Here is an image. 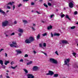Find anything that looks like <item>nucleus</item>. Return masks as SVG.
Returning <instances> with one entry per match:
<instances>
[{"label":"nucleus","mask_w":78,"mask_h":78,"mask_svg":"<svg viewBox=\"0 0 78 78\" xmlns=\"http://www.w3.org/2000/svg\"><path fill=\"white\" fill-rule=\"evenodd\" d=\"M12 44H10L11 47H15V48H19V46H17V44L16 41H13Z\"/></svg>","instance_id":"nucleus-1"},{"label":"nucleus","mask_w":78,"mask_h":78,"mask_svg":"<svg viewBox=\"0 0 78 78\" xmlns=\"http://www.w3.org/2000/svg\"><path fill=\"white\" fill-rule=\"evenodd\" d=\"M49 60L50 62L53 63V64H58V61L53 58H50L49 59Z\"/></svg>","instance_id":"nucleus-2"},{"label":"nucleus","mask_w":78,"mask_h":78,"mask_svg":"<svg viewBox=\"0 0 78 78\" xmlns=\"http://www.w3.org/2000/svg\"><path fill=\"white\" fill-rule=\"evenodd\" d=\"M69 62H70V59H67L66 60L64 61L65 65H67V66H68V67H69Z\"/></svg>","instance_id":"nucleus-3"},{"label":"nucleus","mask_w":78,"mask_h":78,"mask_svg":"<svg viewBox=\"0 0 78 78\" xmlns=\"http://www.w3.org/2000/svg\"><path fill=\"white\" fill-rule=\"evenodd\" d=\"M8 25V21L7 20H5L4 22H2V27H6Z\"/></svg>","instance_id":"nucleus-4"},{"label":"nucleus","mask_w":78,"mask_h":78,"mask_svg":"<svg viewBox=\"0 0 78 78\" xmlns=\"http://www.w3.org/2000/svg\"><path fill=\"white\" fill-rule=\"evenodd\" d=\"M54 74V72L51 71H48V73L46 74V75H51L52 76Z\"/></svg>","instance_id":"nucleus-5"},{"label":"nucleus","mask_w":78,"mask_h":78,"mask_svg":"<svg viewBox=\"0 0 78 78\" xmlns=\"http://www.w3.org/2000/svg\"><path fill=\"white\" fill-rule=\"evenodd\" d=\"M28 78H34V76L33 75L31 74H29L27 75Z\"/></svg>","instance_id":"nucleus-6"},{"label":"nucleus","mask_w":78,"mask_h":78,"mask_svg":"<svg viewBox=\"0 0 78 78\" xmlns=\"http://www.w3.org/2000/svg\"><path fill=\"white\" fill-rule=\"evenodd\" d=\"M38 69V67L36 66H34L33 68V71H36Z\"/></svg>","instance_id":"nucleus-7"},{"label":"nucleus","mask_w":78,"mask_h":78,"mask_svg":"<svg viewBox=\"0 0 78 78\" xmlns=\"http://www.w3.org/2000/svg\"><path fill=\"white\" fill-rule=\"evenodd\" d=\"M69 8H72L73 7V4L72 2H70L69 3Z\"/></svg>","instance_id":"nucleus-8"},{"label":"nucleus","mask_w":78,"mask_h":78,"mask_svg":"<svg viewBox=\"0 0 78 78\" xmlns=\"http://www.w3.org/2000/svg\"><path fill=\"white\" fill-rule=\"evenodd\" d=\"M25 42L26 43V44H30L31 42L29 39H27L26 40Z\"/></svg>","instance_id":"nucleus-9"},{"label":"nucleus","mask_w":78,"mask_h":78,"mask_svg":"<svg viewBox=\"0 0 78 78\" xmlns=\"http://www.w3.org/2000/svg\"><path fill=\"white\" fill-rule=\"evenodd\" d=\"M29 39L31 42H33V41H34V38L32 37H29Z\"/></svg>","instance_id":"nucleus-10"},{"label":"nucleus","mask_w":78,"mask_h":78,"mask_svg":"<svg viewBox=\"0 0 78 78\" xmlns=\"http://www.w3.org/2000/svg\"><path fill=\"white\" fill-rule=\"evenodd\" d=\"M14 2H9V3H8V4H6V5H10L11 6H12V4L14 3Z\"/></svg>","instance_id":"nucleus-11"},{"label":"nucleus","mask_w":78,"mask_h":78,"mask_svg":"<svg viewBox=\"0 0 78 78\" xmlns=\"http://www.w3.org/2000/svg\"><path fill=\"white\" fill-rule=\"evenodd\" d=\"M52 26H51V25L48 27L47 30H50V29H52Z\"/></svg>","instance_id":"nucleus-12"},{"label":"nucleus","mask_w":78,"mask_h":78,"mask_svg":"<svg viewBox=\"0 0 78 78\" xmlns=\"http://www.w3.org/2000/svg\"><path fill=\"white\" fill-rule=\"evenodd\" d=\"M16 51L17 52V55H19V54H20L21 53H22V51H18V50H16Z\"/></svg>","instance_id":"nucleus-13"},{"label":"nucleus","mask_w":78,"mask_h":78,"mask_svg":"<svg viewBox=\"0 0 78 78\" xmlns=\"http://www.w3.org/2000/svg\"><path fill=\"white\" fill-rule=\"evenodd\" d=\"M62 44H67L68 43L67 41H66L65 40H62Z\"/></svg>","instance_id":"nucleus-14"},{"label":"nucleus","mask_w":78,"mask_h":78,"mask_svg":"<svg viewBox=\"0 0 78 78\" xmlns=\"http://www.w3.org/2000/svg\"><path fill=\"white\" fill-rule=\"evenodd\" d=\"M5 62L4 64L6 66L8 64H9V61H5Z\"/></svg>","instance_id":"nucleus-15"},{"label":"nucleus","mask_w":78,"mask_h":78,"mask_svg":"<svg viewBox=\"0 0 78 78\" xmlns=\"http://www.w3.org/2000/svg\"><path fill=\"white\" fill-rule=\"evenodd\" d=\"M18 31L20 32V33H23V29L20 28L19 29V30H18Z\"/></svg>","instance_id":"nucleus-16"},{"label":"nucleus","mask_w":78,"mask_h":78,"mask_svg":"<svg viewBox=\"0 0 78 78\" xmlns=\"http://www.w3.org/2000/svg\"><path fill=\"white\" fill-rule=\"evenodd\" d=\"M54 36H60V34L59 33H55L54 34Z\"/></svg>","instance_id":"nucleus-17"},{"label":"nucleus","mask_w":78,"mask_h":78,"mask_svg":"<svg viewBox=\"0 0 78 78\" xmlns=\"http://www.w3.org/2000/svg\"><path fill=\"white\" fill-rule=\"evenodd\" d=\"M41 37V36H40V34H38V35L37 36L36 38L37 39H40V37Z\"/></svg>","instance_id":"nucleus-18"},{"label":"nucleus","mask_w":78,"mask_h":78,"mask_svg":"<svg viewBox=\"0 0 78 78\" xmlns=\"http://www.w3.org/2000/svg\"><path fill=\"white\" fill-rule=\"evenodd\" d=\"M32 62H32V61H30V62L27 63V66H29V65H30V64H32Z\"/></svg>","instance_id":"nucleus-19"},{"label":"nucleus","mask_w":78,"mask_h":78,"mask_svg":"<svg viewBox=\"0 0 78 78\" xmlns=\"http://www.w3.org/2000/svg\"><path fill=\"white\" fill-rule=\"evenodd\" d=\"M0 12H1V13H2V14H5V12L3 11V10L0 9Z\"/></svg>","instance_id":"nucleus-20"},{"label":"nucleus","mask_w":78,"mask_h":78,"mask_svg":"<svg viewBox=\"0 0 78 78\" xmlns=\"http://www.w3.org/2000/svg\"><path fill=\"white\" fill-rule=\"evenodd\" d=\"M23 23H24V24L28 23V22L26 20H23Z\"/></svg>","instance_id":"nucleus-21"},{"label":"nucleus","mask_w":78,"mask_h":78,"mask_svg":"<svg viewBox=\"0 0 78 78\" xmlns=\"http://www.w3.org/2000/svg\"><path fill=\"white\" fill-rule=\"evenodd\" d=\"M66 18H67V19H68L69 20H71L69 18V16H68V15H66Z\"/></svg>","instance_id":"nucleus-22"},{"label":"nucleus","mask_w":78,"mask_h":78,"mask_svg":"<svg viewBox=\"0 0 78 78\" xmlns=\"http://www.w3.org/2000/svg\"><path fill=\"white\" fill-rule=\"evenodd\" d=\"M23 70L24 71V72H25L26 73H28V70L25 69H23Z\"/></svg>","instance_id":"nucleus-23"},{"label":"nucleus","mask_w":78,"mask_h":78,"mask_svg":"<svg viewBox=\"0 0 78 78\" xmlns=\"http://www.w3.org/2000/svg\"><path fill=\"white\" fill-rule=\"evenodd\" d=\"M17 67V65H16V66L13 67L12 66L11 67L12 69H16V67Z\"/></svg>","instance_id":"nucleus-24"},{"label":"nucleus","mask_w":78,"mask_h":78,"mask_svg":"<svg viewBox=\"0 0 78 78\" xmlns=\"http://www.w3.org/2000/svg\"><path fill=\"white\" fill-rule=\"evenodd\" d=\"M76 27L75 26H73L72 27H71V30H73V29H75V27Z\"/></svg>","instance_id":"nucleus-25"},{"label":"nucleus","mask_w":78,"mask_h":78,"mask_svg":"<svg viewBox=\"0 0 78 78\" xmlns=\"http://www.w3.org/2000/svg\"><path fill=\"white\" fill-rule=\"evenodd\" d=\"M54 77H58V74H55L54 75Z\"/></svg>","instance_id":"nucleus-26"},{"label":"nucleus","mask_w":78,"mask_h":78,"mask_svg":"<svg viewBox=\"0 0 78 78\" xmlns=\"http://www.w3.org/2000/svg\"><path fill=\"white\" fill-rule=\"evenodd\" d=\"M0 64H1V65H3V61L2 60H0Z\"/></svg>","instance_id":"nucleus-27"},{"label":"nucleus","mask_w":78,"mask_h":78,"mask_svg":"<svg viewBox=\"0 0 78 78\" xmlns=\"http://www.w3.org/2000/svg\"><path fill=\"white\" fill-rule=\"evenodd\" d=\"M43 5L44 6L46 7V8H48V5H47L45 4V3H44Z\"/></svg>","instance_id":"nucleus-28"},{"label":"nucleus","mask_w":78,"mask_h":78,"mask_svg":"<svg viewBox=\"0 0 78 78\" xmlns=\"http://www.w3.org/2000/svg\"><path fill=\"white\" fill-rule=\"evenodd\" d=\"M39 46L40 47H41V48H43L42 47V44L40 43L39 44Z\"/></svg>","instance_id":"nucleus-29"},{"label":"nucleus","mask_w":78,"mask_h":78,"mask_svg":"<svg viewBox=\"0 0 78 78\" xmlns=\"http://www.w3.org/2000/svg\"><path fill=\"white\" fill-rule=\"evenodd\" d=\"M46 46H47V45L46 44V43H43V47H46Z\"/></svg>","instance_id":"nucleus-30"},{"label":"nucleus","mask_w":78,"mask_h":78,"mask_svg":"<svg viewBox=\"0 0 78 78\" xmlns=\"http://www.w3.org/2000/svg\"><path fill=\"white\" fill-rule=\"evenodd\" d=\"M61 16L62 18H63V17L65 16V15L63 14L62 15H61Z\"/></svg>","instance_id":"nucleus-31"},{"label":"nucleus","mask_w":78,"mask_h":78,"mask_svg":"<svg viewBox=\"0 0 78 78\" xmlns=\"http://www.w3.org/2000/svg\"><path fill=\"white\" fill-rule=\"evenodd\" d=\"M47 33H45L42 34V36H47Z\"/></svg>","instance_id":"nucleus-32"},{"label":"nucleus","mask_w":78,"mask_h":78,"mask_svg":"<svg viewBox=\"0 0 78 78\" xmlns=\"http://www.w3.org/2000/svg\"><path fill=\"white\" fill-rule=\"evenodd\" d=\"M53 16H55V15H54V14L51 15L50 16V18H51V19L52 18V17H53Z\"/></svg>","instance_id":"nucleus-33"},{"label":"nucleus","mask_w":78,"mask_h":78,"mask_svg":"<svg viewBox=\"0 0 78 78\" xmlns=\"http://www.w3.org/2000/svg\"><path fill=\"white\" fill-rule=\"evenodd\" d=\"M72 54L74 56H75L76 55V53H75V52H73V53Z\"/></svg>","instance_id":"nucleus-34"},{"label":"nucleus","mask_w":78,"mask_h":78,"mask_svg":"<svg viewBox=\"0 0 78 78\" xmlns=\"http://www.w3.org/2000/svg\"><path fill=\"white\" fill-rule=\"evenodd\" d=\"M16 8V6H15V5H13V10H14V9H15Z\"/></svg>","instance_id":"nucleus-35"},{"label":"nucleus","mask_w":78,"mask_h":78,"mask_svg":"<svg viewBox=\"0 0 78 78\" xmlns=\"http://www.w3.org/2000/svg\"><path fill=\"white\" fill-rule=\"evenodd\" d=\"M28 57V55L27 54H26V55H25L24 56V57L25 58H27Z\"/></svg>","instance_id":"nucleus-36"},{"label":"nucleus","mask_w":78,"mask_h":78,"mask_svg":"<svg viewBox=\"0 0 78 78\" xmlns=\"http://www.w3.org/2000/svg\"><path fill=\"white\" fill-rule=\"evenodd\" d=\"M22 4H19V5H18V8H19V7H20V6H22Z\"/></svg>","instance_id":"nucleus-37"},{"label":"nucleus","mask_w":78,"mask_h":78,"mask_svg":"<svg viewBox=\"0 0 78 78\" xmlns=\"http://www.w3.org/2000/svg\"><path fill=\"white\" fill-rule=\"evenodd\" d=\"M74 14L76 15V14H78V12L76 11L74 12Z\"/></svg>","instance_id":"nucleus-38"},{"label":"nucleus","mask_w":78,"mask_h":78,"mask_svg":"<svg viewBox=\"0 0 78 78\" xmlns=\"http://www.w3.org/2000/svg\"><path fill=\"white\" fill-rule=\"evenodd\" d=\"M48 6H51V3H48Z\"/></svg>","instance_id":"nucleus-39"},{"label":"nucleus","mask_w":78,"mask_h":78,"mask_svg":"<svg viewBox=\"0 0 78 78\" xmlns=\"http://www.w3.org/2000/svg\"><path fill=\"white\" fill-rule=\"evenodd\" d=\"M20 62H23V59L20 60Z\"/></svg>","instance_id":"nucleus-40"},{"label":"nucleus","mask_w":78,"mask_h":78,"mask_svg":"<svg viewBox=\"0 0 78 78\" xmlns=\"http://www.w3.org/2000/svg\"><path fill=\"white\" fill-rule=\"evenodd\" d=\"M3 50H4V49H3V48L1 49L0 50V52H1L2 51H3Z\"/></svg>","instance_id":"nucleus-41"},{"label":"nucleus","mask_w":78,"mask_h":78,"mask_svg":"<svg viewBox=\"0 0 78 78\" xmlns=\"http://www.w3.org/2000/svg\"><path fill=\"white\" fill-rule=\"evenodd\" d=\"M32 30H34V31H35L36 30V29H34V28L33 27H32Z\"/></svg>","instance_id":"nucleus-42"},{"label":"nucleus","mask_w":78,"mask_h":78,"mask_svg":"<svg viewBox=\"0 0 78 78\" xmlns=\"http://www.w3.org/2000/svg\"><path fill=\"white\" fill-rule=\"evenodd\" d=\"M33 51L34 53V54H36V53H37V52L36 51Z\"/></svg>","instance_id":"nucleus-43"},{"label":"nucleus","mask_w":78,"mask_h":78,"mask_svg":"<svg viewBox=\"0 0 78 78\" xmlns=\"http://www.w3.org/2000/svg\"><path fill=\"white\" fill-rule=\"evenodd\" d=\"M15 34L14 33H13L11 34V35L12 36V35H14Z\"/></svg>","instance_id":"nucleus-44"},{"label":"nucleus","mask_w":78,"mask_h":78,"mask_svg":"<svg viewBox=\"0 0 78 78\" xmlns=\"http://www.w3.org/2000/svg\"><path fill=\"white\" fill-rule=\"evenodd\" d=\"M29 0H23V1L24 2H27V1H28Z\"/></svg>","instance_id":"nucleus-45"},{"label":"nucleus","mask_w":78,"mask_h":78,"mask_svg":"<svg viewBox=\"0 0 78 78\" xmlns=\"http://www.w3.org/2000/svg\"><path fill=\"white\" fill-rule=\"evenodd\" d=\"M55 53L56 55H58V51H56Z\"/></svg>","instance_id":"nucleus-46"},{"label":"nucleus","mask_w":78,"mask_h":78,"mask_svg":"<svg viewBox=\"0 0 78 78\" xmlns=\"http://www.w3.org/2000/svg\"><path fill=\"white\" fill-rule=\"evenodd\" d=\"M51 37H53V34H52V33H51Z\"/></svg>","instance_id":"nucleus-47"},{"label":"nucleus","mask_w":78,"mask_h":78,"mask_svg":"<svg viewBox=\"0 0 78 78\" xmlns=\"http://www.w3.org/2000/svg\"><path fill=\"white\" fill-rule=\"evenodd\" d=\"M11 65H12V64H14V62H11Z\"/></svg>","instance_id":"nucleus-48"},{"label":"nucleus","mask_w":78,"mask_h":78,"mask_svg":"<svg viewBox=\"0 0 78 78\" xmlns=\"http://www.w3.org/2000/svg\"><path fill=\"white\" fill-rule=\"evenodd\" d=\"M18 35L19 36H21V35H22V34L21 33L18 34Z\"/></svg>","instance_id":"nucleus-49"},{"label":"nucleus","mask_w":78,"mask_h":78,"mask_svg":"<svg viewBox=\"0 0 78 78\" xmlns=\"http://www.w3.org/2000/svg\"><path fill=\"white\" fill-rule=\"evenodd\" d=\"M5 57H7V56H8V55L7 54V53H5Z\"/></svg>","instance_id":"nucleus-50"},{"label":"nucleus","mask_w":78,"mask_h":78,"mask_svg":"<svg viewBox=\"0 0 78 78\" xmlns=\"http://www.w3.org/2000/svg\"><path fill=\"white\" fill-rule=\"evenodd\" d=\"M7 8L8 9H10V8H11L10 7V6H7Z\"/></svg>","instance_id":"nucleus-51"},{"label":"nucleus","mask_w":78,"mask_h":78,"mask_svg":"<svg viewBox=\"0 0 78 78\" xmlns=\"http://www.w3.org/2000/svg\"><path fill=\"white\" fill-rule=\"evenodd\" d=\"M31 5H34V2H32Z\"/></svg>","instance_id":"nucleus-52"},{"label":"nucleus","mask_w":78,"mask_h":78,"mask_svg":"<svg viewBox=\"0 0 78 78\" xmlns=\"http://www.w3.org/2000/svg\"><path fill=\"white\" fill-rule=\"evenodd\" d=\"M39 2H43V0H39Z\"/></svg>","instance_id":"nucleus-53"},{"label":"nucleus","mask_w":78,"mask_h":78,"mask_svg":"<svg viewBox=\"0 0 78 78\" xmlns=\"http://www.w3.org/2000/svg\"><path fill=\"white\" fill-rule=\"evenodd\" d=\"M36 12H37V13L38 14H40V13H39V12L38 11H36Z\"/></svg>","instance_id":"nucleus-54"},{"label":"nucleus","mask_w":78,"mask_h":78,"mask_svg":"<svg viewBox=\"0 0 78 78\" xmlns=\"http://www.w3.org/2000/svg\"><path fill=\"white\" fill-rule=\"evenodd\" d=\"M6 77L7 78H10L9 76H6Z\"/></svg>","instance_id":"nucleus-55"},{"label":"nucleus","mask_w":78,"mask_h":78,"mask_svg":"<svg viewBox=\"0 0 78 78\" xmlns=\"http://www.w3.org/2000/svg\"><path fill=\"white\" fill-rule=\"evenodd\" d=\"M14 23H15V24H17V22L16 21H15L14 22Z\"/></svg>","instance_id":"nucleus-56"},{"label":"nucleus","mask_w":78,"mask_h":78,"mask_svg":"<svg viewBox=\"0 0 78 78\" xmlns=\"http://www.w3.org/2000/svg\"><path fill=\"white\" fill-rule=\"evenodd\" d=\"M44 54V55H46V56H47V54H46L44 52L43 53Z\"/></svg>","instance_id":"nucleus-57"},{"label":"nucleus","mask_w":78,"mask_h":78,"mask_svg":"<svg viewBox=\"0 0 78 78\" xmlns=\"http://www.w3.org/2000/svg\"><path fill=\"white\" fill-rule=\"evenodd\" d=\"M41 53H44V51H41Z\"/></svg>","instance_id":"nucleus-58"},{"label":"nucleus","mask_w":78,"mask_h":78,"mask_svg":"<svg viewBox=\"0 0 78 78\" xmlns=\"http://www.w3.org/2000/svg\"><path fill=\"white\" fill-rule=\"evenodd\" d=\"M35 25H36V24L34 23L33 24V26H35Z\"/></svg>","instance_id":"nucleus-59"},{"label":"nucleus","mask_w":78,"mask_h":78,"mask_svg":"<svg viewBox=\"0 0 78 78\" xmlns=\"http://www.w3.org/2000/svg\"><path fill=\"white\" fill-rule=\"evenodd\" d=\"M41 22H42V23H45V22L43 21H42Z\"/></svg>","instance_id":"nucleus-60"},{"label":"nucleus","mask_w":78,"mask_h":78,"mask_svg":"<svg viewBox=\"0 0 78 78\" xmlns=\"http://www.w3.org/2000/svg\"><path fill=\"white\" fill-rule=\"evenodd\" d=\"M5 68H6V66H4L3 67V69H5Z\"/></svg>","instance_id":"nucleus-61"},{"label":"nucleus","mask_w":78,"mask_h":78,"mask_svg":"<svg viewBox=\"0 0 78 78\" xmlns=\"http://www.w3.org/2000/svg\"><path fill=\"white\" fill-rule=\"evenodd\" d=\"M0 76L1 78H2V75H1V76Z\"/></svg>","instance_id":"nucleus-62"},{"label":"nucleus","mask_w":78,"mask_h":78,"mask_svg":"<svg viewBox=\"0 0 78 78\" xmlns=\"http://www.w3.org/2000/svg\"><path fill=\"white\" fill-rule=\"evenodd\" d=\"M76 67H77V68H78V65L76 66Z\"/></svg>","instance_id":"nucleus-63"},{"label":"nucleus","mask_w":78,"mask_h":78,"mask_svg":"<svg viewBox=\"0 0 78 78\" xmlns=\"http://www.w3.org/2000/svg\"><path fill=\"white\" fill-rule=\"evenodd\" d=\"M76 24L78 25V22L76 23Z\"/></svg>","instance_id":"nucleus-64"}]
</instances>
